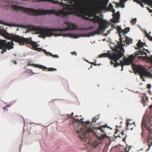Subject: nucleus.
<instances>
[{
	"mask_svg": "<svg viewBox=\"0 0 152 152\" xmlns=\"http://www.w3.org/2000/svg\"><path fill=\"white\" fill-rule=\"evenodd\" d=\"M130 30V28L129 27H127L124 30H123V36H124V35H125L124 34L127 33Z\"/></svg>",
	"mask_w": 152,
	"mask_h": 152,
	"instance_id": "5701e85b",
	"label": "nucleus"
},
{
	"mask_svg": "<svg viewBox=\"0 0 152 152\" xmlns=\"http://www.w3.org/2000/svg\"><path fill=\"white\" fill-rule=\"evenodd\" d=\"M71 54H72V55H75V56L77 55V53L75 52H71Z\"/></svg>",
	"mask_w": 152,
	"mask_h": 152,
	"instance_id": "4c0bfd02",
	"label": "nucleus"
},
{
	"mask_svg": "<svg viewBox=\"0 0 152 152\" xmlns=\"http://www.w3.org/2000/svg\"><path fill=\"white\" fill-rule=\"evenodd\" d=\"M67 11L63 9L58 11L54 10H35L31 8H28V14L34 16L46 15L48 14H54L55 15L63 17L68 15H74L77 16L81 17L86 20H89L90 18L86 17V11H83L78 9L77 6L71 4L67 7Z\"/></svg>",
	"mask_w": 152,
	"mask_h": 152,
	"instance_id": "f03ea898",
	"label": "nucleus"
},
{
	"mask_svg": "<svg viewBox=\"0 0 152 152\" xmlns=\"http://www.w3.org/2000/svg\"><path fill=\"white\" fill-rule=\"evenodd\" d=\"M39 68L40 69H47L48 68L45 66H44L42 65H39Z\"/></svg>",
	"mask_w": 152,
	"mask_h": 152,
	"instance_id": "bb28decb",
	"label": "nucleus"
},
{
	"mask_svg": "<svg viewBox=\"0 0 152 152\" xmlns=\"http://www.w3.org/2000/svg\"><path fill=\"white\" fill-rule=\"evenodd\" d=\"M112 27H114V25L113 24H112Z\"/></svg>",
	"mask_w": 152,
	"mask_h": 152,
	"instance_id": "3c124183",
	"label": "nucleus"
},
{
	"mask_svg": "<svg viewBox=\"0 0 152 152\" xmlns=\"http://www.w3.org/2000/svg\"><path fill=\"white\" fill-rule=\"evenodd\" d=\"M134 126H135V124L134 122L132 123H130L128 120L127 121L126 127L127 130H132Z\"/></svg>",
	"mask_w": 152,
	"mask_h": 152,
	"instance_id": "a211bd4d",
	"label": "nucleus"
},
{
	"mask_svg": "<svg viewBox=\"0 0 152 152\" xmlns=\"http://www.w3.org/2000/svg\"><path fill=\"white\" fill-rule=\"evenodd\" d=\"M138 52L136 51L135 53V55L136 56H137L139 55H146L147 54V53L144 51L143 50L141 49V48H139L138 50Z\"/></svg>",
	"mask_w": 152,
	"mask_h": 152,
	"instance_id": "6ab92c4d",
	"label": "nucleus"
},
{
	"mask_svg": "<svg viewBox=\"0 0 152 152\" xmlns=\"http://www.w3.org/2000/svg\"><path fill=\"white\" fill-rule=\"evenodd\" d=\"M121 135H124V132L123 131H122V132H121Z\"/></svg>",
	"mask_w": 152,
	"mask_h": 152,
	"instance_id": "c03bdc74",
	"label": "nucleus"
},
{
	"mask_svg": "<svg viewBox=\"0 0 152 152\" xmlns=\"http://www.w3.org/2000/svg\"><path fill=\"white\" fill-rule=\"evenodd\" d=\"M30 65L32 66H34L35 67H36V68H39V64H30Z\"/></svg>",
	"mask_w": 152,
	"mask_h": 152,
	"instance_id": "7c9ffc66",
	"label": "nucleus"
},
{
	"mask_svg": "<svg viewBox=\"0 0 152 152\" xmlns=\"http://www.w3.org/2000/svg\"><path fill=\"white\" fill-rule=\"evenodd\" d=\"M135 57V55L134 56L133 55H131L126 58H124L123 59V61L120 60V63H118L117 61L113 63V61H112L110 62L111 64L112 65H113L115 67H116L120 65L122 68L121 71H122L124 65H129L131 63L133 64V61Z\"/></svg>",
	"mask_w": 152,
	"mask_h": 152,
	"instance_id": "9d476101",
	"label": "nucleus"
},
{
	"mask_svg": "<svg viewBox=\"0 0 152 152\" xmlns=\"http://www.w3.org/2000/svg\"><path fill=\"white\" fill-rule=\"evenodd\" d=\"M85 13L86 14V16L91 17L97 16L96 15L98 14V12L96 9H92L86 11Z\"/></svg>",
	"mask_w": 152,
	"mask_h": 152,
	"instance_id": "ddd939ff",
	"label": "nucleus"
},
{
	"mask_svg": "<svg viewBox=\"0 0 152 152\" xmlns=\"http://www.w3.org/2000/svg\"><path fill=\"white\" fill-rule=\"evenodd\" d=\"M136 19H132L131 21V23L132 24L134 25L135 24V23H136Z\"/></svg>",
	"mask_w": 152,
	"mask_h": 152,
	"instance_id": "cd10ccee",
	"label": "nucleus"
},
{
	"mask_svg": "<svg viewBox=\"0 0 152 152\" xmlns=\"http://www.w3.org/2000/svg\"><path fill=\"white\" fill-rule=\"evenodd\" d=\"M145 36L149 40L152 41V37L148 34L146 32H145Z\"/></svg>",
	"mask_w": 152,
	"mask_h": 152,
	"instance_id": "393cba45",
	"label": "nucleus"
},
{
	"mask_svg": "<svg viewBox=\"0 0 152 152\" xmlns=\"http://www.w3.org/2000/svg\"><path fill=\"white\" fill-rule=\"evenodd\" d=\"M147 100V98L146 96L145 97H142L141 99V102L143 104H144L146 103V101Z\"/></svg>",
	"mask_w": 152,
	"mask_h": 152,
	"instance_id": "b1692460",
	"label": "nucleus"
},
{
	"mask_svg": "<svg viewBox=\"0 0 152 152\" xmlns=\"http://www.w3.org/2000/svg\"><path fill=\"white\" fill-rule=\"evenodd\" d=\"M94 27L93 26H91V27H89L88 28H84L82 29L83 30H88L90 29H92Z\"/></svg>",
	"mask_w": 152,
	"mask_h": 152,
	"instance_id": "c85d7f7f",
	"label": "nucleus"
},
{
	"mask_svg": "<svg viewBox=\"0 0 152 152\" xmlns=\"http://www.w3.org/2000/svg\"><path fill=\"white\" fill-rule=\"evenodd\" d=\"M12 61L13 62L14 64L16 65L17 64V62L15 61L12 60Z\"/></svg>",
	"mask_w": 152,
	"mask_h": 152,
	"instance_id": "37998d69",
	"label": "nucleus"
},
{
	"mask_svg": "<svg viewBox=\"0 0 152 152\" xmlns=\"http://www.w3.org/2000/svg\"><path fill=\"white\" fill-rule=\"evenodd\" d=\"M75 117H78V116H77V115H75Z\"/></svg>",
	"mask_w": 152,
	"mask_h": 152,
	"instance_id": "603ef678",
	"label": "nucleus"
},
{
	"mask_svg": "<svg viewBox=\"0 0 152 152\" xmlns=\"http://www.w3.org/2000/svg\"><path fill=\"white\" fill-rule=\"evenodd\" d=\"M73 115V113H72L71 114V115H68V117H69L70 118H71V117L72 116V115Z\"/></svg>",
	"mask_w": 152,
	"mask_h": 152,
	"instance_id": "f704fd0d",
	"label": "nucleus"
},
{
	"mask_svg": "<svg viewBox=\"0 0 152 152\" xmlns=\"http://www.w3.org/2000/svg\"><path fill=\"white\" fill-rule=\"evenodd\" d=\"M152 134L151 135H149L148 136V139L147 140V142L148 145V148L146 151V152L148 151L150 148H151V145H152Z\"/></svg>",
	"mask_w": 152,
	"mask_h": 152,
	"instance_id": "f3484780",
	"label": "nucleus"
},
{
	"mask_svg": "<svg viewBox=\"0 0 152 152\" xmlns=\"http://www.w3.org/2000/svg\"><path fill=\"white\" fill-rule=\"evenodd\" d=\"M152 97H151V99H152V95H151Z\"/></svg>",
	"mask_w": 152,
	"mask_h": 152,
	"instance_id": "864d4df0",
	"label": "nucleus"
},
{
	"mask_svg": "<svg viewBox=\"0 0 152 152\" xmlns=\"http://www.w3.org/2000/svg\"><path fill=\"white\" fill-rule=\"evenodd\" d=\"M120 16V15L119 12H118L115 13L113 15L114 19L112 20V22L114 23L119 22V19Z\"/></svg>",
	"mask_w": 152,
	"mask_h": 152,
	"instance_id": "2eb2a0df",
	"label": "nucleus"
},
{
	"mask_svg": "<svg viewBox=\"0 0 152 152\" xmlns=\"http://www.w3.org/2000/svg\"><path fill=\"white\" fill-rule=\"evenodd\" d=\"M125 3V2H122L121 1H120V3L119 4V6H120L121 7L123 8L124 7V4Z\"/></svg>",
	"mask_w": 152,
	"mask_h": 152,
	"instance_id": "a878e982",
	"label": "nucleus"
},
{
	"mask_svg": "<svg viewBox=\"0 0 152 152\" xmlns=\"http://www.w3.org/2000/svg\"><path fill=\"white\" fill-rule=\"evenodd\" d=\"M150 12L152 13V10H149V11Z\"/></svg>",
	"mask_w": 152,
	"mask_h": 152,
	"instance_id": "09e8293b",
	"label": "nucleus"
},
{
	"mask_svg": "<svg viewBox=\"0 0 152 152\" xmlns=\"http://www.w3.org/2000/svg\"><path fill=\"white\" fill-rule=\"evenodd\" d=\"M56 69H55L54 68H49L48 69V71H56Z\"/></svg>",
	"mask_w": 152,
	"mask_h": 152,
	"instance_id": "c756f323",
	"label": "nucleus"
},
{
	"mask_svg": "<svg viewBox=\"0 0 152 152\" xmlns=\"http://www.w3.org/2000/svg\"><path fill=\"white\" fill-rule=\"evenodd\" d=\"M95 119H96V120H98L99 118V116H96L94 118Z\"/></svg>",
	"mask_w": 152,
	"mask_h": 152,
	"instance_id": "79ce46f5",
	"label": "nucleus"
},
{
	"mask_svg": "<svg viewBox=\"0 0 152 152\" xmlns=\"http://www.w3.org/2000/svg\"><path fill=\"white\" fill-rule=\"evenodd\" d=\"M109 7L110 8H113V6L111 4H109Z\"/></svg>",
	"mask_w": 152,
	"mask_h": 152,
	"instance_id": "a19ab883",
	"label": "nucleus"
},
{
	"mask_svg": "<svg viewBox=\"0 0 152 152\" xmlns=\"http://www.w3.org/2000/svg\"><path fill=\"white\" fill-rule=\"evenodd\" d=\"M90 64H92L94 65H95V66H97V64H96L95 63L90 62Z\"/></svg>",
	"mask_w": 152,
	"mask_h": 152,
	"instance_id": "58836bf2",
	"label": "nucleus"
},
{
	"mask_svg": "<svg viewBox=\"0 0 152 152\" xmlns=\"http://www.w3.org/2000/svg\"><path fill=\"white\" fill-rule=\"evenodd\" d=\"M135 57V55L134 56L133 55H131L126 58H124L123 59V61L120 60V63H118L117 61L113 63V61H112L110 62L111 64L112 65H113L115 67H116L120 65L122 68L121 71H122L124 65H129L131 63L133 64V61Z\"/></svg>",
	"mask_w": 152,
	"mask_h": 152,
	"instance_id": "1a4fd4ad",
	"label": "nucleus"
},
{
	"mask_svg": "<svg viewBox=\"0 0 152 152\" xmlns=\"http://www.w3.org/2000/svg\"><path fill=\"white\" fill-rule=\"evenodd\" d=\"M7 41L6 40H2L0 39V48H4L3 50L4 52H6V49L10 50L13 48V45H14L12 42H9L6 43Z\"/></svg>",
	"mask_w": 152,
	"mask_h": 152,
	"instance_id": "9b49d317",
	"label": "nucleus"
},
{
	"mask_svg": "<svg viewBox=\"0 0 152 152\" xmlns=\"http://www.w3.org/2000/svg\"><path fill=\"white\" fill-rule=\"evenodd\" d=\"M120 42H118V46H115V48H113V50L114 52L112 54L109 53H104L101 54L98 56L99 57H108L111 61L114 62V63L123 57L125 52L123 45L122 44V39L120 35Z\"/></svg>",
	"mask_w": 152,
	"mask_h": 152,
	"instance_id": "7ed1b4c3",
	"label": "nucleus"
},
{
	"mask_svg": "<svg viewBox=\"0 0 152 152\" xmlns=\"http://www.w3.org/2000/svg\"><path fill=\"white\" fill-rule=\"evenodd\" d=\"M147 10H148L149 11V10H150L148 7H147Z\"/></svg>",
	"mask_w": 152,
	"mask_h": 152,
	"instance_id": "8fccbe9b",
	"label": "nucleus"
},
{
	"mask_svg": "<svg viewBox=\"0 0 152 152\" xmlns=\"http://www.w3.org/2000/svg\"><path fill=\"white\" fill-rule=\"evenodd\" d=\"M32 29L33 31H36L38 34H40L39 36L42 38H45L46 37H49L52 36H55L56 37L62 36L63 34H54V32L59 31V32L66 31V29L48 28H41L35 26H32Z\"/></svg>",
	"mask_w": 152,
	"mask_h": 152,
	"instance_id": "39448f33",
	"label": "nucleus"
},
{
	"mask_svg": "<svg viewBox=\"0 0 152 152\" xmlns=\"http://www.w3.org/2000/svg\"><path fill=\"white\" fill-rule=\"evenodd\" d=\"M145 44V43H143L142 42H141L140 40H139L138 41V43L137 44V45L139 48H141Z\"/></svg>",
	"mask_w": 152,
	"mask_h": 152,
	"instance_id": "412c9836",
	"label": "nucleus"
},
{
	"mask_svg": "<svg viewBox=\"0 0 152 152\" xmlns=\"http://www.w3.org/2000/svg\"><path fill=\"white\" fill-rule=\"evenodd\" d=\"M1 49H2V50H3V51H1V53H2V54H3V53H4V51L3 50V49H4V48H1Z\"/></svg>",
	"mask_w": 152,
	"mask_h": 152,
	"instance_id": "49530a36",
	"label": "nucleus"
},
{
	"mask_svg": "<svg viewBox=\"0 0 152 152\" xmlns=\"http://www.w3.org/2000/svg\"><path fill=\"white\" fill-rule=\"evenodd\" d=\"M133 69L137 72L138 73L140 78L142 79L143 81H145V80L144 78V77H152L151 73L146 71L144 67L142 65H134L133 66Z\"/></svg>",
	"mask_w": 152,
	"mask_h": 152,
	"instance_id": "0eeeda50",
	"label": "nucleus"
},
{
	"mask_svg": "<svg viewBox=\"0 0 152 152\" xmlns=\"http://www.w3.org/2000/svg\"><path fill=\"white\" fill-rule=\"evenodd\" d=\"M152 121V118L148 117H143L142 118L141 124V127L142 132L141 135L143 136L144 135L143 132V128H145L148 131V135H151L152 134V125L151 122Z\"/></svg>",
	"mask_w": 152,
	"mask_h": 152,
	"instance_id": "6e6552de",
	"label": "nucleus"
},
{
	"mask_svg": "<svg viewBox=\"0 0 152 152\" xmlns=\"http://www.w3.org/2000/svg\"><path fill=\"white\" fill-rule=\"evenodd\" d=\"M117 30L118 31V32L119 33V37H120V35H121V37L122 39V42L123 41V39L124 38V37L123 38H122V36L120 34V33H123V30H122V29L121 28V27L119 26H118L117 27ZM120 41L119 42H120Z\"/></svg>",
	"mask_w": 152,
	"mask_h": 152,
	"instance_id": "aec40b11",
	"label": "nucleus"
},
{
	"mask_svg": "<svg viewBox=\"0 0 152 152\" xmlns=\"http://www.w3.org/2000/svg\"><path fill=\"white\" fill-rule=\"evenodd\" d=\"M149 108L151 112L152 113V105L149 106Z\"/></svg>",
	"mask_w": 152,
	"mask_h": 152,
	"instance_id": "ea45409f",
	"label": "nucleus"
},
{
	"mask_svg": "<svg viewBox=\"0 0 152 152\" xmlns=\"http://www.w3.org/2000/svg\"><path fill=\"white\" fill-rule=\"evenodd\" d=\"M4 37L7 39H11L12 41L19 43L20 45H24L25 44H29L32 45L34 50L39 51L41 49L37 47L38 45L37 42L33 41L31 38H25L13 34H9L7 32L4 34Z\"/></svg>",
	"mask_w": 152,
	"mask_h": 152,
	"instance_id": "20e7f679",
	"label": "nucleus"
},
{
	"mask_svg": "<svg viewBox=\"0 0 152 152\" xmlns=\"http://www.w3.org/2000/svg\"><path fill=\"white\" fill-rule=\"evenodd\" d=\"M129 150V148H128L127 149V148H125V152H128Z\"/></svg>",
	"mask_w": 152,
	"mask_h": 152,
	"instance_id": "e433bc0d",
	"label": "nucleus"
},
{
	"mask_svg": "<svg viewBox=\"0 0 152 152\" xmlns=\"http://www.w3.org/2000/svg\"><path fill=\"white\" fill-rule=\"evenodd\" d=\"M108 22L106 20H103L100 23L97 29L93 32L91 33L88 34H80L81 37H90L91 36H93L96 34L99 35L102 33H104L105 29L108 26Z\"/></svg>",
	"mask_w": 152,
	"mask_h": 152,
	"instance_id": "423d86ee",
	"label": "nucleus"
},
{
	"mask_svg": "<svg viewBox=\"0 0 152 152\" xmlns=\"http://www.w3.org/2000/svg\"><path fill=\"white\" fill-rule=\"evenodd\" d=\"M151 84H147V87L148 88L150 89L151 88Z\"/></svg>",
	"mask_w": 152,
	"mask_h": 152,
	"instance_id": "72a5a7b5",
	"label": "nucleus"
},
{
	"mask_svg": "<svg viewBox=\"0 0 152 152\" xmlns=\"http://www.w3.org/2000/svg\"><path fill=\"white\" fill-rule=\"evenodd\" d=\"M148 59L152 62V56H151L148 58Z\"/></svg>",
	"mask_w": 152,
	"mask_h": 152,
	"instance_id": "c9c22d12",
	"label": "nucleus"
},
{
	"mask_svg": "<svg viewBox=\"0 0 152 152\" xmlns=\"http://www.w3.org/2000/svg\"><path fill=\"white\" fill-rule=\"evenodd\" d=\"M42 50L44 53L47 55H48V54L50 55V53L49 52H47L46 50L43 49Z\"/></svg>",
	"mask_w": 152,
	"mask_h": 152,
	"instance_id": "2f4dec72",
	"label": "nucleus"
},
{
	"mask_svg": "<svg viewBox=\"0 0 152 152\" xmlns=\"http://www.w3.org/2000/svg\"><path fill=\"white\" fill-rule=\"evenodd\" d=\"M50 55L51 56H52L53 58H58V56L57 55H53L51 53H50Z\"/></svg>",
	"mask_w": 152,
	"mask_h": 152,
	"instance_id": "473e14b6",
	"label": "nucleus"
},
{
	"mask_svg": "<svg viewBox=\"0 0 152 152\" xmlns=\"http://www.w3.org/2000/svg\"><path fill=\"white\" fill-rule=\"evenodd\" d=\"M83 119H80L79 120V119L73 118L74 121L73 125L75 127V130L79 135V137L82 140L86 138L87 135L91 138L97 136L99 140H102L106 135V128L111 129L107 126V125L102 126L99 128L94 127L91 124L93 122L94 123L96 122L97 120L94 118L92 122L86 121L85 122L83 121Z\"/></svg>",
	"mask_w": 152,
	"mask_h": 152,
	"instance_id": "f257e3e1",
	"label": "nucleus"
},
{
	"mask_svg": "<svg viewBox=\"0 0 152 152\" xmlns=\"http://www.w3.org/2000/svg\"><path fill=\"white\" fill-rule=\"evenodd\" d=\"M35 1H48L53 3H56L57 1L54 0H34Z\"/></svg>",
	"mask_w": 152,
	"mask_h": 152,
	"instance_id": "4be33fe9",
	"label": "nucleus"
},
{
	"mask_svg": "<svg viewBox=\"0 0 152 152\" xmlns=\"http://www.w3.org/2000/svg\"><path fill=\"white\" fill-rule=\"evenodd\" d=\"M127 0H120V1L123 2H125L127 1Z\"/></svg>",
	"mask_w": 152,
	"mask_h": 152,
	"instance_id": "a18cd8bd",
	"label": "nucleus"
},
{
	"mask_svg": "<svg viewBox=\"0 0 152 152\" xmlns=\"http://www.w3.org/2000/svg\"><path fill=\"white\" fill-rule=\"evenodd\" d=\"M93 17L94 18H90L89 20L93 22L94 23H97L99 24V25L103 20H103L98 16H95Z\"/></svg>",
	"mask_w": 152,
	"mask_h": 152,
	"instance_id": "4468645a",
	"label": "nucleus"
},
{
	"mask_svg": "<svg viewBox=\"0 0 152 152\" xmlns=\"http://www.w3.org/2000/svg\"><path fill=\"white\" fill-rule=\"evenodd\" d=\"M98 145H97V146H96V147H98Z\"/></svg>",
	"mask_w": 152,
	"mask_h": 152,
	"instance_id": "5fc2aeb1",
	"label": "nucleus"
},
{
	"mask_svg": "<svg viewBox=\"0 0 152 152\" xmlns=\"http://www.w3.org/2000/svg\"><path fill=\"white\" fill-rule=\"evenodd\" d=\"M124 37L125 38V40H123L122 44L123 46H124V45H125V41H126L127 45H129L130 44L132 43V39L127 37L126 35H124ZM123 47H123V48H124Z\"/></svg>",
	"mask_w": 152,
	"mask_h": 152,
	"instance_id": "dca6fc26",
	"label": "nucleus"
},
{
	"mask_svg": "<svg viewBox=\"0 0 152 152\" xmlns=\"http://www.w3.org/2000/svg\"><path fill=\"white\" fill-rule=\"evenodd\" d=\"M133 1L139 4L142 7H144V5L142 4V2L144 3L145 4H147L149 6L152 7V0H133Z\"/></svg>",
	"mask_w": 152,
	"mask_h": 152,
	"instance_id": "f8f14e48",
	"label": "nucleus"
},
{
	"mask_svg": "<svg viewBox=\"0 0 152 152\" xmlns=\"http://www.w3.org/2000/svg\"><path fill=\"white\" fill-rule=\"evenodd\" d=\"M74 36L75 37V38H77V35H74Z\"/></svg>",
	"mask_w": 152,
	"mask_h": 152,
	"instance_id": "de8ad7c7",
	"label": "nucleus"
}]
</instances>
